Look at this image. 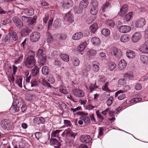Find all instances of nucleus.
<instances>
[{
	"label": "nucleus",
	"instance_id": "f704fd0d",
	"mask_svg": "<svg viewBox=\"0 0 148 148\" xmlns=\"http://www.w3.org/2000/svg\"><path fill=\"white\" fill-rule=\"evenodd\" d=\"M40 59V60L38 62V64L39 66H41L45 65L46 63L47 58L46 56H43Z\"/></svg>",
	"mask_w": 148,
	"mask_h": 148
},
{
	"label": "nucleus",
	"instance_id": "a19ab883",
	"mask_svg": "<svg viewBox=\"0 0 148 148\" xmlns=\"http://www.w3.org/2000/svg\"><path fill=\"white\" fill-rule=\"evenodd\" d=\"M22 80L23 79L22 78L18 77H17L16 80V83L21 88L23 87L22 84Z\"/></svg>",
	"mask_w": 148,
	"mask_h": 148
},
{
	"label": "nucleus",
	"instance_id": "09e8293b",
	"mask_svg": "<svg viewBox=\"0 0 148 148\" xmlns=\"http://www.w3.org/2000/svg\"><path fill=\"white\" fill-rule=\"evenodd\" d=\"M116 67L115 64L112 62H110L109 64L108 69L110 71H113L114 69Z\"/></svg>",
	"mask_w": 148,
	"mask_h": 148
},
{
	"label": "nucleus",
	"instance_id": "c9c22d12",
	"mask_svg": "<svg viewBox=\"0 0 148 148\" xmlns=\"http://www.w3.org/2000/svg\"><path fill=\"white\" fill-rule=\"evenodd\" d=\"M61 130H57L52 132L51 136V137H58L60 132L62 131Z\"/></svg>",
	"mask_w": 148,
	"mask_h": 148
},
{
	"label": "nucleus",
	"instance_id": "79ce46f5",
	"mask_svg": "<svg viewBox=\"0 0 148 148\" xmlns=\"http://www.w3.org/2000/svg\"><path fill=\"white\" fill-rule=\"evenodd\" d=\"M101 34L105 36H108L110 34V30L107 29H103L101 31Z\"/></svg>",
	"mask_w": 148,
	"mask_h": 148
},
{
	"label": "nucleus",
	"instance_id": "a211bd4d",
	"mask_svg": "<svg viewBox=\"0 0 148 148\" xmlns=\"http://www.w3.org/2000/svg\"><path fill=\"white\" fill-rule=\"evenodd\" d=\"M2 43L4 45H8L10 42V36L5 35L3 36L2 40Z\"/></svg>",
	"mask_w": 148,
	"mask_h": 148
},
{
	"label": "nucleus",
	"instance_id": "f3484780",
	"mask_svg": "<svg viewBox=\"0 0 148 148\" xmlns=\"http://www.w3.org/2000/svg\"><path fill=\"white\" fill-rule=\"evenodd\" d=\"M23 13L28 16H32L34 14L33 9L31 8H25L23 10Z\"/></svg>",
	"mask_w": 148,
	"mask_h": 148
},
{
	"label": "nucleus",
	"instance_id": "9b49d317",
	"mask_svg": "<svg viewBox=\"0 0 148 148\" xmlns=\"http://www.w3.org/2000/svg\"><path fill=\"white\" fill-rule=\"evenodd\" d=\"M131 29V27L127 25H121L118 28V30L120 32L124 33L129 32Z\"/></svg>",
	"mask_w": 148,
	"mask_h": 148
},
{
	"label": "nucleus",
	"instance_id": "58836bf2",
	"mask_svg": "<svg viewBox=\"0 0 148 148\" xmlns=\"http://www.w3.org/2000/svg\"><path fill=\"white\" fill-rule=\"evenodd\" d=\"M32 75L34 76H36L39 72V68L36 66H34L31 71Z\"/></svg>",
	"mask_w": 148,
	"mask_h": 148
},
{
	"label": "nucleus",
	"instance_id": "473e14b6",
	"mask_svg": "<svg viewBox=\"0 0 148 148\" xmlns=\"http://www.w3.org/2000/svg\"><path fill=\"white\" fill-rule=\"evenodd\" d=\"M140 59L143 64H148V56L145 55H141Z\"/></svg>",
	"mask_w": 148,
	"mask_h": 148
},
{
	"label": "nucleus",
	"instance_id": "cd10ccee",
	"mask_svg": "<svg viewBox=\"0 0 148 148\" xmlns=\"http://www.w3.org/2000/svg\"><path fill=\"white\" fill-rule=\"evenodd\" d=\"M110 7V4L108 2H106L101 6V10L103 12H104Z\"/></svg>",
	"mask_w": 148,
	"mask_h": 148
},
{
	"label": "nucleus",
	"instance_id": "774afa93",
	"mask_svg": "<svg viewBox=\"0 0 148 148\" xmlns=\"http://www.w3.org/2000/svg\"><path fill=\"white\" fill-rule=\"evenodd\" d=\"M21 19L23 22L28 23L29 21L30 20V18L23 16H22Z\"/></svg>",
	"mask_w": 148,
	"mask_h": 148
},
{
	"label": "nucleus",
	"instance_id": "0e129e2a",
	"mask_svg": "<svg viewBox=\"0 0 148 148\" xmlns=\"http://www.w3.org/2000/svg\"><path fill=\"white\" fill-rule=\"evenodd\" d=\"M97 88V87H95V84H91L89 87V89L90 92H91L95 90Z\"/></svg>",
	"mask_w": 148,
	"mask_h": 148
},
{
	"label": "nucleus",
	"instance_id": "603ef678",
	"mask_svg": "<svg viewBox=\"0 0 148 148\" xmlns=\"http://www.w3.org/2000/svg\"><path fill=\"white\" fill-rule=\"evenodd\" d=\"M23 54L22 53H21L20 56L18 58V59L14 61L15 64H18L21 62L23 58Z\"/></svg>",
	"mask_w": 148,
	"mask_h": 148
},
{
	"label": "nucleus",
	"instance_id": "5701e85b",
	"mask_svg": "<svg viewBox=\"0 0 148 148\" xmlns=\"http://www.w3.org/2000/svg\"><path fill=\"white\" fill-rule=\"evenodd\" d=\"M64 19L71 23L73 22L74 21V19L73 16L69 12H68L64 16Z\"/></svg>",
	"mask_w": 148,
	"mask_h": 148
},
{
	"label": "nucleus",
	"instance_id": "49530a36",
	"mask_svg": "<svg viewBox=\"0 0 148 148\" xmlns=\"http://www.w3.org/2000/svg\"><path fill=\"white\" fill-rule=\"evenodd\" d=\"M11 109L13 110V112H17L19 109V107L15 103H13Z\"/></svg>",
	"mask_w": 148,
	"mask_h": 148
},
{
	"label": "nucleus",
	"instance_id": "3c124183",
	"mask_svg": "<svg viewBox=\"0 0 148 148\" xmlns=\"http://www.w3.org/2000/svg\"><path fill=\"white\" fill-rule=\"evenodd\" d=\"M61 58L64 61L68 62L69 60V57L68 55L66 54H62L61 55Z\"/></svg>",
	"mask_w": 148,
	"mask_h": 148
},
{
	"label": "nucleus",
	"instance_id": "4468645a",
	"mask_svg": "<svg viewBox=\"0 0 148 148\" xmlns=\"http://www.w3.org/2000/svg\"><path fill=\"white\" fill-rule=\"evenodd\" d=\"M34 123L37 124L43 123L45 121V119L43 117L36 116L33 119Z\"/></svg>",
	"mask_w": 148,
	"mask_h": 148
},
{
	"label": "nucleus",
	"instance_id": "bf43d9fd",
	"mask_svg": "<svg viewBox=\"0 0 148 148\" xmlns=\"http://www.w3.org/2000/svg\"><path fill=\"white\" fill-rule=\"evenodd\" d=\"M113 100V98L112 96H110L108 99L106 101V103L108 106H110L112 104Z\"/></svg>",
	"mask_w": 148,
	"mask_h": 148
},
{
	"label": "nucleus",
	"instance_id": "423d86ee",
	"mask_svg": "<svg viewBox=\"0 0 148 148\" xmlns=\"http://www.w3.org/2000/svg\"><path fill=\"white\" fill-rule=\"evenodd\" d=\"M40 37V35L39 33L37 32H34L31 34L30 39L32 42H35L38 40Z\"/></svg>",
	"mask_w": 148,
	"mask_h": 148
},
{
	"label": "nucleus",
	"instance_id": "f257e3e1",
	"mask_svg": "<svg viewBox=\"0 0 148 148\" xmlns=\"http://www.w3.org/2000/svg\"><path fill=\"white\" fill-rule=\"evenodd\" d=\"M35 53L32 50L28 51V55L25 59L24 64L26 67L28 68L33 67L35 64L36 60L35 59Z\"/></svg>",
	"mask_w": 148,
	"mask_h": 148
},
{
	"label": "nucleus",
	"instance_id": "72a5a7b5",
	"mask_svg": "<svg viewBox=\"0 0 148 148\" xmlns=\"http://www.w3.org/2000/svg\"><path fill=\"white\" fill-rule=\"evenodd\" d=\"M72 63L73 66H77L79 64L80 61L78 58L74 57L72 59Z\"/></svg>",
	"mask_w": 148,
	"mask_h": 148
},
{
	"label": "nucleus",
	"instance_id": "f03ea898",
	"mask_svg": "<svg viewBox=\"0 0 148 148\" xmlns=\"http://www.w3.org/2000/svg\"><path fill=\"white\" fill-rule=\"evenodd\" d=\"M88 4V2L87 0H83L80 3L79 7L74 8L75 12L76 13H80L86 8Z\"/></svg>",
	"mask_w": 148,
	"mask_h": 148
},
{
	"label": "nucleus",
	"instance_id": "20e7f679",
	"mask_svg": "<svg viewBox=\"0 0 148 148\" xmlns=\"http://www.w3.org/2000/svg\"><path fill=\"white\" fill-rule=\"evenodd\" d=\"M2 127L5 130H10L12 129V125L9 120L4 119L1 122Z\"/></svg>",
	"mask_w": 148,
	"mask_h": 148
},
{
	"label": "nucleus",
	"instance_id": "8fccbe9b",
	"mask_svg": "<svg viewBox=\"0 0 148 148\" xmlns=\"http://www.w3.org/2000/svg\"><path fill=\"white\" fill-rule=\"evenodd\" d=\"M101 113L104 115H106L107 113H109L110 116L113 114V112L111 111H109V108H107L104 111L101 112Z\"/></svg>",
	"mask_w": 148,
	"mask_h": 148
},
{
	"label": "nucleus",
	"instance_id": "dca6fc26",
	"mask_svg": "<svg viewBox=\"0 0 148 148\" xmlns=\"http://www.w3.org/2000/svg\"><path fill=\"white\" fill-rule=\"evenodd\" d=\"M140 51L145 53H148V40L146 41L140 49Z\"/></svg>",
	"mask_w": 148,
	"mask_h": 148
},
{
	"label": "nucleus",
	"instance_id": "6e6552de",
	"mask_svg": "<svg viewBox=\"0 0 148 148\" xmlns=\"http://www.w3.org/2000/svg\"><path fill=\"white\" fill-rule=\"evenodd\" d=\"M12 20L16 26L19 28H21L23 26V23L21 19L17 16L13 17Z\"/></svg>",
	"mask_w": 148,
	"mask_h": 148
},
{
	"label": "nucleus",
	"instance_id": "37998d69",
	"mask_svg": "<svg viewBox=\"0 0 148 148\" xmlns=\"http://www.w3.org/2000/svg\"><path fill=\"white\" fill-rule=\"evenodd\" d=\"M91 7L98 8V2L97 0H92L90 3Z\"/></svg>",
	"mask_w": 148,
	"mask_h": 148
},
{
	"label": "nucleus",
	"instance_id": "ddd939ff",
	"mask_svg": "<svg viewBox=\"0 0 148 148\" xmlns=\"http://www.w3.org/2000/svg\"><path fill=\"white\" fill-rule=\"evenodd\" d=\"M146 21L143 18H141L136 21L134 24L137 27H140L143 26L145 24Z\"/></svg>",
	"mask_w": 148,
	"mask_h": 148
},
{
	"label": "nucleus",
	"instance_id": "052dcab7",
	"mask_svg": "<svg viewBox=\"0 0 148 148\" xmlns=\"http://www.w3.org/2000/svg\"><path fill=\"white\" fill-rule=\"evenodd\" d=\"M38 85V83L36 80H33L31 81L30 84V86L31 87H33L37 86Z\"/></svg>",
	"mask_w": 148,
	"mask_h": 148
},
{
	"label": "nucleus",
	"instance_id": "6ab92c4d",
	"mask_svg": "<svg viewBox=\"0 0 148 148\" xmlns=\"http://www.w3.org/2000/svg\"><path fill=\"white\" fill-rule=\"evenodd\" d=\"M50 144L51 145H55V148H60L61 144L55 138H52L50 139Z\"/></svg>",
	"mask_w": 148,
	"mask_h": 148
},
{
	"label": "nucleus",
	"instance_id": "0eeeda50",
	"mask_svg": "<svg viewBox=\"0 0 148 148\" xmlns=\"http://www.w3.org/2000/svg\"><path fill=\"white\" fill-rule=\"evenodd\" d=\"M80 141L84 143H88L92 140L91 137L89 135H83L80 137Z\"/></svg>",
	"mask_w": 148,
	"mask_h": 148
},
{
	"label": "nucleus",
	"instance_id": "4be33fe9",
	"mask_svg": "<svg viewBox=\"0 0 148 148\" xmlns=\"http://www.w3.org/2000/svg\"><path fill=\"white\" fill-rule=\"evenodd\" d=\"M126 54L127 57L129 59H132L136 56L135 52L130 50H127L126 51Z\"/></svg>",
	"mask_w": 148,
	"mask_h": 148
},
{
	"label": "nucleus",
	"instance_id": "bb28decb",
	"mask_svg": "<svg viewBox=\"0 0 148 148\" xmlns=\"http://www.w3.org/2000/svg\"><path fill=\"white\" fill-rule=\"evenodd\" d=\"M91 42L94 45H97L100 43V40L98 37L94 36L91 39Z\"/></svg>",
	"mask_w": 148,
	"mask_h": 148
},
{
	"label": "nucleus",
	"instance_id": "412c9836",
	"mask_svg": "<svg viewBox=\"0 0 148 148\" xmlns=\"http://www.w3.org/2000/svg\"><path fill=\"white\" fill-rule=\"evenodd\" d=\"M127 63L123 59H121L119 63V69L120 70L124 69L127 66Z\"/></svg>",
	"mask_w": 148,
	"mask_h": 148
},
{
	"label": "nucleus",
	"instance_id": "6e6d98bb",
	"mask_svg": "<svg viewBox=\"0 0 148 148\" xmlns=\"http://www.w3.org/2000/svg\"><path fill=\"white\" fill-rule=\"evenodd\" d=\"M123 76L124 78H127L130 79H132L133 78V74L131 73H125L124 74Z\"/></svg>",
	"mask_w": 148,
	"mask_h": 148
},
{
	"label": "nucleus",
	"instance_id": "393cba45",
	"mask_svg": "<svg viewBox=\"0 0 148 148\" xmlns=\"http://www.w3.org/2000/svg\"><path fill=\"white\" fill-rule=\"evenodd\" d=\"M83 36V34L81 32L75 33L72 36V38L74 40H78L81 39Z\"/></svg>",
	"mask_w": 148,
	"mask_h": 148
},
{
	"label": "nucleus",
	"instance_id": "e433bc0d",
	"mask_svg": "<svg viewBox=\"0 0 148 148\" xmlns=\"http://www.w3.org/2000/svg\"><path fill=\"white\" fill-rule=\"evenodd\" d=\"M98 26L96 23H94L89 28L90 31L94 33L97 29Z\"/></svg>",
	"mask_w": 148,
	"mask_h": 148
},
{
	"label": "nucleus",
	"instance_id": "9d476101",
	"mask_svg": "<svg viewBox=\"0 0 148 148\" xmlns=\"http://www.w3.org/2000/svg\"><path fill=\"white\" fill-rule=\"evenodd\" d=\"M141 35L139 32L135 33L132 37V41L133 42L136 43L138 42L141 38Z\"/></svg>",
	"mask_w": 148,
	"mask_h": 148
},
{
	"label": "nucleus",
	"instance_id": "aec40b11",
	"mask_svg": "<svg viewBox=\"0 0 148 148\" xmlns=\"http://www.w3.org/2000/svg\"><path fill=\"white\" fill-rule=\"evenodd\" d=\"M127 10L128 8L127 5H124L122 6L121 8L120 9V12L119 13V14L121 16H123L127 12Z\"/></svg>",
	"mask_w": 148,
	"mask_h": 148
},
{
	"label": "nucleus",
	"instance_id": "5fc2aeb1",
	"mask_svg": "<svg viewBox=\"0 0 148 148\" xmlns=\"http://www.w3.org/2000/svg\"><path fill=\"white\" fill-rule=\"evenodd\" d=\"M95 18V16H90L87 19L86 22L87 24H90L94 21Z\"/></svg>",
	"mask_w": 148,
	"mask_h": 148
},
{
	"label": "nucleus",
	"instance_id": "69168bd1",
	"mask_svg": "<svg viewBox=\"0 0 148 148\" xmlns=\"http://www.w3.org/2000/svg\"><path fill=\"white\" fill-rule=\"evenodd\" d=\"M97 79L99 81L102 82H105L106 80L105 77L102 75H99L97 78Z\"/></svg>",
	"mask_w": 148,
	"mask_h": 148
},
{
	"label": "nucleus",
	"instance_id": "e2e57ef3",
	"mask_svg": "<svg viewBox=\"0 0 148 148\" xmlns=\"http://www.w3.org/2000/svg\"><path fill=\"white\" fill-rule=\"evenodd\" d=\"M60 91L62 93L67 94L68 93V91L66 89V87H61L60 88Z\"/></svg>",
	"mask_w": 148,
	"mask_h": 148
},
{
	"label": "nucleus",
	"instance_id": "13d9d810",
	"mask_svg": "<svg viewBox=\"0 0 148 148\" xmlns=\"http://www.w3.org/2000/svg\"><path fill=\"white\" fill-rule=\"evenodd\" d=\"M43 50L41 49H39L37 53V56L40 59L43 57Z\"/></svg>",
	"mask_w": 148,
	"mask_h": 148
},
{
	"label": "nucleus",
	"instance_id": "338daca9",
	"mask_svg": "<svg viewBox=\"0 0 148 148\" xmlns=\"http://www.w3.org/2000/svg\"><path fill=\"white\" fill-rule=\"evenodd\" d=\"M109 82H106L105 84L104 85L102 88V89L103 90L106 91H109V90L108 89V86Z\"/></svg>",
	"mask_w": 148,
	"mask_h": 148
},
{
	"label": "nucleus",
	"instance_id": "f8f14e48",
	"mask_svg": "<svg viewBox=\"0 0 148 148\" xmlns=\"http://www.w3.org/2000/svg\"><path fill=\"white\" fill-rule=\"evenodd\" d=\"M74 95L77 97H82L84 95V93L82 90L78 89H74L73 90Z\"/></svg>",
	"mask_w": 148,
	"mask_h": 148
},
{
	"label": "nucleus",
	"instance_id": "a878e982",
	"mask_svg": "<svg viewBox=\"0 0 148 148\" xmlns=\"http://www.w3.org/2000/svg\"><path fill=\"white\" fill-rule=\"evenodd\" d=\"M91 66L88 63H86L83 67L84 70L86 72H84L83 75L85 77H86L88 75V73L87 72L89 71L91 69Z\"/></svg>",
	"mask_w": 148,
	"mask_h": 148
},
{
	"label": "nucleus",
	"instance_id": "c03bdc74",
	"mask_svg": "<svg viewBox=\"0 0 148 148\" xmlns=\"http://www.w3.org/2000/svg\"><path fill=\"white\" fill-rule=\"evenodd\" d=\"M42 84L45 87H47L48 88H51L52 87L51 86L49 83L45 79H42Z\"/></svg>",
	"mask_w": 148,
	"mask_h": 148
},
{
	"label": "nucleus",
	"instance_id": "2f4dec72",
	"mask_svg": "<svg viewBox=\"0 0 148 148\" xmlns=\"http://www.w3.org/2000/svg\"><path fill=\"white\" fill-rule=\"evenodd\" d=\"M97 53L96 51L95 50L90 49L88 50L86 53L87 56L90 57L95 56Z\"/></svg>",
	"mask_w": 148,
	"mask_h": 148
},
{
	"label": "nucleus",
	"instance_id": "680f3d73",
	"mask_svg": "<svg viewBox=\"0 0 148 148\" xmlns=\"http://www.w3.org/2000/svg\"><path fill=\"white\" fill-rule=\"evenodd\" d=\"M133 12H130L128 13L125 16V18L126 19L127 21H128L130 20L132 18L133 15Z\"/></svg>",
	"mask_w": 148,
	"mask_h": 148
},
{
	"label": "nucleus",
	"instance_id": "c756f323",
	"mask_svg": "<svg viewBox=\"0 0 148 148\" xmlns=\"http://www.w3.org/2000/svg\"><path fill=\"white\" fill-rule=\"evenodd\" d=\"M32 31L31 29L29 27H25L23 28L21 30V32L22 34L24 36H27Z\"/></svg>",
	"mask_w": 148,
	"mask_h": 148
},
{
	"label": "nucleus",
	"instance_id": "2eb2a0df",
	"mask_svg": "<svg viewBox=\"0 0 148 148\" xmlns=\"http://www.w3.org/2000/svg\"><path fill=\"white\" fill-rule=\"evenodd\" d=\"M73 5V2L72 0H67L65 1L63 4V7L66 9L71 8Z\"/></svg>",
	"mask_w": 148,
	"mask_h": 148
},
{
	"label": "nucleus",
	"instance_id": "de8ad7c7",
	"mask_svg": "<svg viewBox=\"0 0 148 148\" xmlns=\"http://www.w3.org/2000/svg\"><path fill=\"white\" fill-rule=\"evenodd\" d=\"M129 39V37L127 36L123 35L121 37L120 40L122 42H125L128 41Z\"/></svg>",
	"mask_w": 148,
	"mask_h": 148
},
{
	"label": "nucleus",
	"instance_id": "7ed1b4c3",
	"mask_svg": "<svg viewBox=\"0 0 148 148\" xmlns=\"http://www.w3.org/2000/svg\"><path fill=\"white\" fill-rule=\"evenodd\" d=\"M76 135L77 134L72 132L70 129L68 128L64 131L62 134L61 136L67 139L70 137L74 139Z\"/></svg>",
	"mask_w": 148,
	"mask_h": 148
},
{
	"label": "nucleus",
	"instance_id": "7c9ffc66",
	"mask_svg": "<svg viewBox=\"0 0 148 148\" xmlns=\"http://www.w3.org/2000/svg\"><path fill=\"white\" fill-rule=\"evenodd\" d=\"M10 36L12 37L13 40L16 41L18 39V37L17 34L14 30L10 31L9 32Z\"/></svg>",
	"mask_w": 148,
	"mask_h": 148
},
{
	"label": "nucleus",
	"instance_id": "1a4fd4ad",
	"mask_svg": "<svg viewBox=\"0 0 148 148\" xmlns=\"http://www.w3.org/2000/svg\"><path fill=\"white\" fill-rule=\"evenodd\" d=\"M115 97H117V98L119 100H122L126 97V95L124 93L123 90H118L115 93Z\"/></svg>",
	"mask_w": 148,
	"mask_h": 148
},
{
	"label": "nucleus",
	"instance_id": "a18cd8bd",
	"mask_svg": "<svg viewBox=\"0 0 148 148\" xmlns=\"http://www.w3.org/2000/svg\"><path fill=\"white\" fill-rule=\"evenodd\" d=\"M41 71L43 75H47L49 73V68L46 66H44L42 67Z\"/></svg>",
	"mask_w": 148,
	"mask_h": 148
},
{
	"label": "nucleus",
	"instance_id": "39448f33",
	"mask_svg": "<svg viewBox=\"0 0 148 148\" xmlns=\"http://www.w3.org/2000/svg\"><path fill=\"white\" fill-rule=\"evenodd\" d=\"M78 114L81 115L80 119L83 120L85 123L87 124H90V120L89 118L87 116V113H84L83 112H79Z\"/></svg>",
	"mask_w": 148,
	"mask_h": 148
},
{
	"label": "nucleus",
	"instance_id": "4d7b16f0",
	"mask_svg": "<svg viewBox=\"0 0 148 148\" xmlns=\"http://www.w3.org/2000/svg\"><path fill=\"white\" fill-rule=\"evenodd\" d=\"M98 10V8L91 7L90 12L92 14L95 15L97 14Z\"/></svg>",
	"mask_w": 148,
	"mask_h": 148
},
{
	"label": "nucleus",
	"instance_id": "c85d7f7f",
	"mask_svg": "<svg viewBox=\"0 0 148 148\" xmlns=\"http://www.w3.org/2000/svg\"><path fill=\"white\" fill-rule=\"evenodd\" d=\"M113 53L114 56L116 57L120 58L122 55V51L120 50H118L116 48H114Z\"/></svg>",
	"mask_w": 148,
	"mask_h": 148
},
{
	"label": "nucleus",
	"instance_id": "ea45409f",
	"mask_svg": "<svg viewBox=\"0 0 148 148\" xmlns=\"http://www.w3.org/2000/svg\"><path fill=\"white\" fill-rule=\"evenodd\" d=\"M93 64V70L95 72L98 71L99 70V67L98 64L99 63L95 61L93 62H92Z\"/></svg>",
	"mask_w": 148,
	"mask_h": 148
},
{
	"label": "nucleus",
	"instance_id": "b1692460",
	"mask_svg": "<svg viewBox=\"0 0 148 148\" xmlns=\"http://www.w3.org/2000/svg\"><path fill=\"white\" fill-rule=\"evenodd\" d=\"M64 19L71 23L73 22L74 21V19L73 16L69 12H68L64 16Z\"/></svg>",
	"mask_w": 148,
	"mask_h": 148
},
{
	"label": "nucleus",
	"instance_id": "864d4df0",
	"mask_svg": "<svg viewBox=\"0 0 148 148\" xmlns=\"http://www.w3.org/2000/svg\"><path fill=\"white\" fill-rule=\"evenodd\" d=\"M36 18L37 16H34L31 19L30 18V20L29 21L28 23L32 25L36 23Z\"/></svg>",
	"mask_w": 148,
	"mask_h": 148
},
{
	"label": "nucleus",
	"instance_id": "4c0bfd02",
	"mask_svg": "<svg viewBox=\"0 0 148 148\" xmlns=\"http://www.w3.org/2000/svg\"><path fill=\"white\" fill-rule=\"evenodd\" d=\"M86 45L87 43L86 42H83L78 47V50L80 52L83 51L85 49Z\"/></svg>",
	"mask_w": 148,
	"mask_h": 148
}]
</instances>
